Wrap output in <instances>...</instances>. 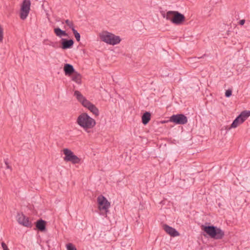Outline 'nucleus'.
I'll list each match as a JSON object with an SVG mask.
<instances>
[{
  "label": "nucleus",
  "mask_w": 250,
  "mask_h": 250,
  "mask_svg": "<svg viewBox=\"0 0 250 250\" xmlns=\"http://www.w3.org/2000/svg\"><path fill=\"white\" fill-rule=\"evenodd\" d=\"M161 14L164 18L176 25L181 24L185 20L184 15L176 11H168L166 13L162 11Z\"/></svg>",
  "instance_id": "1"
},
{
  "label": "nucleus",
  "mask_w": 250,
  "mask_h": 250,
  "mask_svg": "<svg viewBox=\"0 0 250 250\" xmlns=\"http://www.w3.org/2000/svg\"><path fill=\"white\" fill-rule=\"evenodd\" d=\"M76 122L85 131L88 129L92 128L96 125L95 120L86 113H83L80 114L78 116Z\"/></svg>",
  "instance_id": "2"
},
{
  "label": "nucleus",
  "mask_w": 250,
  "mask_h": 250,
  "mask_svg": "<svg viewBox=\"0 0 250 250\" xmlns=\"http://www.w3.org/2000/svg\"><path fill=\"white\" fill-rule=\"evenodd\" d=\"M202 229L210 238L214 239H221L225 235L223 230L214 226H202Z\"/></svg>",
  "instance_id": "3"
},
{
  "label": "nucleus",
  "mask_w": 250,
  "mask_h": 250,
  "mask_svg": "<svg viewBox=\"0 0 250 250\" xmlns=\"http://www.w3.org/2000/svg\"><path fill=\"white\" fill-rule=\"evenodd\" d=\"M100 36L102 41L111 45L118 44L121 41L119 36H115L107 31L103 32L100 34Z\"/></svg>",
  "instance_id": "4"
},
{
  "label": "nucleus",
  "mask_w": 250,
  "mask_h": 250,
  "mask_svg": "<svg viewBox=\"0 0 250 250\" xmlns=\"http://www.w3.org/2000/svg\"><path fill=\"white\" fill-rule=\"evenodd\" d=\"M63 154L65 157L63 159L66 162H71L73 164H79L81 159L74 153L68 148H64L63 149Z\"/></svg>",
  "instance_id": "5"
},
{
  "label": "nucleus",
  "mask_w": 250,
  "mask_h": 250,
  "mask_svg": "<svg viewBox=\"0 0 250 250\" xmlns=\"http://www.w3.org/2000/svg\"><path fill=\"white\" fill-rule=\"evenodd\" d=\"M250 115V111H244L242 112L233 121L230 126L231 128L237 127L240 124H242Z\"/></svg>",
  "instance_id": "6"
},
{
  "label": "nucleus",
  "mask_w": 250,
  "mask_h": 250,
  "mask_svg": "<svg viewBox=\"0 0 250 250\" xmlns=\"http://www.w3.org/2000/svg\"><path fill=\"white\" fill-rule=\"evenodd\" d=\"M31 2L30 0H24L22 3L20 18L21 20H25L27 17L30 10Z\"/></svg>",
  "instance_id": "7"
},
{
  "label": "nucleus",
  "mask_w": 250,
  "mask_h": 250,
  "mask_svg": "<svg viewBox=\"0 0 250 250\" xmlns=\"http://www.w3.org/2000/svg\"><path fill=\"white\" fill-rule=\"evenodd\" d=\"M97 201L99 205V209L100 210H104L106 213L110 207V203L107 201L106 198L103 195H100L97 198Z\"/></svg>",
  "instance_id": "8"
},
{
  "label": "nucleus",
  "mask_w": 250,
  "mask_h": 250,
  "mask_svg": "<svg viewBox=\"0 0 250 250\" xmlns=\"http://www.w3.org/2000/svg\"><path fill=\"white\" fill-rule=\"evenodd\" d=\"M169 121L176 125H185L188 122L187 117L183 114L173 115L170 117Z\"/></svg>",
  "instance_id": "9"
},
{
  "label": "nucleus",
  "mask_w": 250,
  "mask_h": 250,
  "mask_svg": "<svg viewBox=\"0 0 250 250\" xmlns=\"http://www.w3.org/2000/svg\"><path fill=\"white\" fill-rule=\"evenodd\" d=\"M16 219L20 225L28 228L32 227V223L29 221L28 217L25 216L22 213L18 212Z\"/></svg>",
  "instance_id": "10"
},
{
  "label": "nucleus",
  "mask_w": 250,
  "mask_h": 250,
  "mask_svg": "<svg viewBox=\"0 0 250 250\" xmlns=\"http://www.w3.org/2000/svg\"><path fill=\"white\" fill-rule=\"evenodd\" d=\"M163 228L164 230L171 236L175 237L179 235V233L174 228L169 226L167 224L163 225Z\"/></svg>",
  "instance_id": "11"
},
{
  "label": "nucleus",
  "mask_w": 250,
  "mask_h": 250,
  "mask_svg": "<svg viewBox=\"0 0 250 250\" xmlns=\"http://www.w3.org/2000/svg\"><path fill=\"white\" fill-rule=\"evenodd\" d=\"M84 107L87 108L95 116H98L99 115V109L96 106L91 103L90 101L85 102V104L83 105Z\"/></svg>",
  "instance_id": "12"
},
{
  "label": "nucleus",
  "mask_w": 250,
  "mask_h": 250,
  "mask_svg": "<svg viewBox=\"0 0 250 250\" xmlns=\"http://www.w3.org/2000/svg\"><path fill=\"white\" fill-rule=\"evenodd\" d=\"M62 48L63 49L70 48L74 44V41L72 39L67 40L66 39H62L61 40Z\"/></svg>",
  "instance_id": "13"
},
{
  "label": "nucleus",
  "mask_w": 250,
  "mask_h": 250,
  "mask_svg": "<svg viewBox=\"0 0 250 250\" xmlns=\"http://www.w3.org/2000/svg\"><path fill=\"white\" fill-rule=\"evenodd\" d=\"M63 70L66 76H70L76 72L73 65L69 63L64 64Z\"/></svg>",
  "instance_id": "14"
},
{
  "label": "nucleus",
  "mask_w": 250,
  "mask_h": 250,
  "mask_svg": "<svg viewBox=\"0 0 250 250\" xmlns=\"http://www.w3.org/2000/svg\"><path fill=\"white\" fill-rule=\"evenodd\" d=\"M74 95L76 97L77 100L81 103L83 106L85 104V102L88 101V100H87L78 90L75 91Z\"/></svg>",
  "instance_id": "15"
},
{
  "label": "nucleus",
  "mask_w": 250,
  "mask_h": 250,
  "mask_svg": "<svg viewBox=\"0 0 250 250\" xmlns=\"http://www.w3.org/2000/svg\"><path fill=\"white\" fill-rule=\"evenodd\" d=\"M46 222L42 219L37 221L36 223V228L40 231H43L45 230Z\"/></svg>",
  "instance_id": "16"
},
{
  "label": "nucleus",
  "mask_w": 250,
  "mask_h": 250,
  "mask_svg": "<svg viewBox=\"0 0 250 250\" xmlns=\"http://www.w3.org/2000/svg\"><path fill=\"white\" fill-rule=\"evenodd\" d=\"M151 114L148 112H146L142 117V123L144 125H146L150 120Z\"/></svg>",
  "instance_id": "17"
},
{
  "label": "nucleus",
  "mask_w": 250,
  "mask_h": 250,
  "mask_svg": "<svg viewBox=\"0 0 250 250\" xmlns=\"http://www.w3.org/2000/svg\"><path fill=\"white\" fill-rule=\"evenodd\" d=\"M54 33L57 36L62 37V36L66 37L68 36L67 33L61 28L58 27L54 29Z\"/></svg>",
  "instance_id": "18"
},
{
  "label": "nucleus",
  "mask_w": 250,
  "mask_h": 250,
  "mask_svg": "<svg viewBox=\"0 0 250 250\" xmlns=\"http://www.w3.org/2000/svg\"><path fill=\"white\" fill-rule=\"evenodd\" d=\"M73 75L72 77V80L76 82L78 84H81L82 83V76L81 75L77 72L73 73Z\"/></svg>",
  "instance_id": "19"
},
{
  "label": "nucleus",
  "mask_w": 250,
  "mask_h": 250,
  "mask_svg": "<svg viewBox=\"0 0 250 250\" xmlns=\"http://www.w3.org/2000/svg\"><path fill=\"white\" fill-rule=\"evenodd\" d=\"M72 32L74 35V36L77 42H79L80 41L81 36L80 34L77 32L75 29H72Z\"/></svg>",
  "instance_id": "20"
},
{
  "label": "nucleus",
  "mask_w": 250,
  "mask_h": 250,
  "mask_svg": "<svg viewBox=\"0 0 250 250\" xmlns=\"http://www.w3.org/2000/svg\"><path fill=\"white\" fill-rule=\"evenodd\" d=\"M67 250H77L75 246L72 243H68L66 245Z\"/></svg>",
  "instance_id": "21"
},
{
  "label": "nucleus",
  "mask_w": 250,
  "mask_h": 250,
  "mask_svg": "<svg viewBox=\"0 0 250 250\" xmlns=\"http://www.w3.org/2000/svg\"><path fill=\"white\" fill-rule=\"evenodd\" d=\"M65 23L72 30V29H75L72 21H69V20H66L65 21Z\"/></svg>",
  "instance_id": "22"
},
{
  "label": "nucleus",
  "mask_w": 250,
  "mask_h": 250,
  "mask_svg": "<svg viewBox=\"0 0 250 250\" xmlns=\"http://www.w3.org/2000/svg\"><path fill=\"white\" fill-rule=\"evenodd\" d=\"M231 94H232L231 90L228 89V90H226V91L225 92V96L226 97H229L231 95Z\"/></svg>",
  "instance_id": "23"
},
{
  "label": "nucleus",
  "mask_w": 250,
  "mask_h": 250,
  "mask_svg": "<svg viewBox=\"0 0 250 250\" xmlns=\"http://www.w3.org/2000/svg\"><path fill=\"white\" fill-rule=\"evenodd\" d=\"M2 39H3V29L0 26V42H1L2 41Z\"/></svg>",
  "instance_id": "24"
},
{
  "label": "nucleus",
  "mask_w": 250,
  "mask_h": 250,
  "mask_svg": "<svg viewBox=\"0 0 250 250\" xmlns=\"http://www.w3.org/2000/svg\"><path fill=\"white\" fill-rule=\"evenodd\" d=\"M1 247L3 250H9L4 242L1 243Z\"/></svg>",
  "instance_id": "25"
},
{
  "label": "nucleus",
  "mask_w": 250,
  "mask_h": 250,
  "mask_svg": "<svg viewBox=\"0 0 250 250\" xmlns=\"http://www.w3.org/2000/svg\"><path fill=\"white\" fill-rule=\"evenodd\" d=\"M4 163H5V164L6 166V168L7 169H10L11 170H12V168L8 164V161H7V159L6 160H4Z\"/></svg>",
  "instance_id": "26"
},
{
  "label": "nucleus",
  "mask_w": 250,
  "mask_h": 250,
  "mask_svg": "<svg viewBox=\"0 0 250 250\" xmlns=\"http://www.w3.org/2000/svg\"><path fill=\"white\" fill-rule=\"evenodd\" d=\"M245 22V20H241L239 21V23L240 25H243L244 24Z\"/></svg>",
  "instance_id": "27"
},
{
  "label": "nucleus",
  "mask_w": 250,
  "mask_h": 250,
  "mask_svg": "<svg viewBox=\"0 0 250 250\" xmlns=\"http://www.w3.org/2000/svg\"><path fill=\"white\" fill-rule=\"evenodd\" d=\"M205 56H206V55H204L203 56H202L201 57H198V59L202 58H203Z\"/></svg>",
  "instance_id": "28"
}]
</instances>
